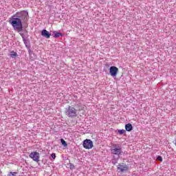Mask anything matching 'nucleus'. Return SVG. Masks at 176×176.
Listing matches in <instances>:
<instances>
[{
    "label": "nucleus",
    "instance_id": "f257e3e1",
    "mask_svg": "<svg viewBox=\"0 0 176 176\" xmlns=\"http://www.w3.org/2000/svg\"><path fill=\"white\" fill-rule=\"evenodd\" d=\"M26 17H28V12L27 11L17 12L15 15L10 18V24H11L15 31L21 32L23 31L21 19H26Z\"/></svg>",
    "mask_w": 176,
    "mask_h": 176
},
{
    "label": "nucleus",
    "instance_id": "f03ea898",
    "mask_svg": "<svg viewBox=\"0 0 176 176\" xmlns=\"http://www.w3.org/2000/svg\"><path fill=\"white\" fill-rule=\"evenodd\" d=\"M78 110L72 107H69L67 109H66L65 114L68 118H76L78 116L77 114Z\"/></svg>",
    "mask_w": 176,
    "mask_h": 176
},
{
    "label": "nucleus",
    "instance_id": "7ed1b4c3",
    "mask_svg": "<svg viewBox=\"0 0 176 176\" xmlns=\"http://www.w3.org/2000/svg\"><path fill=\"white\" fill-rule=\"evenodd\" d=\"M118 72H119V69L116 67V66H111L109 68V74L113 78L116 77V76L118 75Z\"/></svg>",
    "mask_w": 176,
    "mask_h": 176
},
{
    "label": "nucleus",
    "instance_id": "20e7f679",
    "mask_svg": "<svg viewBox=\"0 0 176 176\" xmlns=\"http://www.w3.org/2000/svg\"><path fill=\"white\" fill-rule=\"evenodd\" d=\"M83 146L85 149H91L93 148V141L86 139L83 141Z\"/></svg>",
    "mask_w": 176,
    "mask_h": 176
},
{
    "label": "nucleus",
    "instance_id": "39448f33",
    "mask_svg": "<svg viewBox=\"0 0 176 176\" xmlns=\"http://www.w3.org/2000/svg\"><path fill=\"white\" fill-rule=\"evenodd\" d=\"M30 157L34 162H39V153L32 152L30 154Z\"/></svg>",
    "mask_w": 176,
    "mask_h": 176
},
{
    "label": "nucleus",
    "instance_id": "423d86ee",
    "mask_svg": "<svg viewBox=\"0 0 176 176\" xmlns=\"http://www.w3.org/2000/svg\"><path fill=\"white\" fill-rule=\"evenodd\" d=\"M111 153L113 155H117V156H119V155L122 153V148L120 147L112 148Z\"/></svg>",
    "mask_w": 176,
    "mask_h": 176
},
{
    "label": "nucleus",
    "instance_id": "0eeeda50",
    "mask_svg": "<svg viewBox=\"0 0 176 176\" xmlns=\"http://www.w3.org/2000/svg\"><path fill=\"white\" fill-rule=\"evenodd\" d=\"M129 168L127 167V165H118V170H119L121 173H124V171H127Z\"/></svg>",
    "mask_w": 176,
    "mask_h": 176
},
{
    "label": "nucleus",
    "instance_id": "6e6552de",
    "mask_svg": "<svg viewBox=\"0 0 176 176\" xmlns=\"http://www.w3.org/2000/svg\"><path fill=\"white\" fill-rule=\"evenodd\" d=\"M42 36H44V38H47V39H49L50 38V33L47 32L46 30H43L41 32Z\"/></svg>",
    "mask_w": 176,
    "mask_h": 176
},
{
    "label": "nucleus",
    "instance_id": "1a4fd4ad",
    "mask_svg": "<svg viewBox=\"0 0 176 176\" xmlns=\"http://www.w3.org/2000/svg\"><path fill=\"white\" fill-rule=\"evenodd\" d=\"M126 131H131L133 130V125L130 123L125 125Z\"/></svg>",
    "mask_w": 176,
    "mask_h": 176
},
{
    "label": "nucleus",
    "instance_id": "9d476101",
    "mask_svg": "<svg viewBox=\"0 0 176 176\" xmlns=\"http://www.w3.org/2000/svg\"><path fill=\"white\" fill-rule=\"evenodd\" d=\"M10 57H12V58L17 57V53H16L14 51L11 52Z\"/></svg>",
    "mask_w": 176,
    "mask_h": 176
},
{
    "label": "nucleus",
    "instance_id": "9b49d317",
    "mask_svg": "<svg viewBox=\"0 0 176 176\" xmlns=\"http://www.w3.org/2000/svg\"><path fill=\"white\" fill-rule=\"evenodd\" d=\"M60 36H63V34L60 32H56L54 34V38H60Z\"/></svg>",
    "mask_w": 176,
    "mask_h": 176
},
{
    "label": "nucleus",
    "instance_id": "f8f14e48",
    "mask_svg": "<svg viewBox=\"0 0 176 176\" xmlns=\"http://www.w3.org/2000/svg\"><path fill=\"white\" fill-rule=\"evenodd\" d=\"M124 133H126V130H124V129H119L118 130V134H120V135L124 134Z\"/></svg>",
    "mask_w": 176,
    "mask_h": 176
},
{
    "label": "nucleus",
    "instance_id": "ddd939ff",
    "mask_svg": "<svg viewBox=\"0 0 176 176\" xmlns=\"http://www.w3.org/2000/svg\"><path fill=\"white\" fill-rule=\"evenodd\" d=\"M61 144L63 145V146H67V142L64 140V139L60 140Z\"/></svg>",
    "mask_w": 176,
    "mask_h": 176
},
{
    "label": "nucleus",
    "instance_id": "4468645a",
    "mask_svg": "<svg viewBox=\"0 0 176 176\" xmlns=\"http://www.w3.org/2000/svg\"><path fill=\"white\" fill-rule=\"evenodd\" d=\"M16 174H17L16 172H10L8 176H16Z\"/></svg>",
    "mask_w": 176,
    "mask_h": 176
},
{
    "label": "nucleus",
    "instance_id": "2eb2a0df",
    "mask_svg": "<svg viewBox=\"0 0 176 176\" xmlns=\"http://www.w3.org/2000/svg\"><path fill=\"white\" fill-rule=\"evenodd\" d=\"M157 160H160V162H163V158H162V156H158Z\"/></svg>",
    "mask_w": 176,
    "mask_h": 176
},
{
    "label": "nucleus",
    "instance_id": "dca6fc26",
    "mask_svg": "<svg viewBox=\"0 0 176 176\" xmlns=\"http://www.w3.org/2000/svg\"><path fill=\"white\" fill-rule=\"evenodd\" d=\"M51 156H52V159H56V154L55 153H52L51 155Z\"/></svg>",
    "mask_w": 176,
    "mask_h": 176
},
{
    "label": "nucleus",
    "instance_id": "f3484780",
    "mask_svg": "<svg viewBox=\"0 0 176 176\" xmlns=\"http://www.w3.org/2000/svg\"><path fill=\"white\" fill-rule=\"evenodd\" d=\"M34 54H32V53H30V57H32V55H33Z\"/></svg>",
    "mask_w": 176,
    "mask_h": 176
},
{
    "label": "nucleus",
    "instance_id": "a211bd4d",
    "mask_svg": "<svg viewBox=\"0 0 176 176\" xmlns=\"http://www.w3.org/2000/svg\"><path fill=\"white\" fill-rule=\"evenodd\" d=\"M34 58H36V56H34Z\"/></svg>",
    "mask_w": 176,
    "mask_h": 176
}]
</instances>
